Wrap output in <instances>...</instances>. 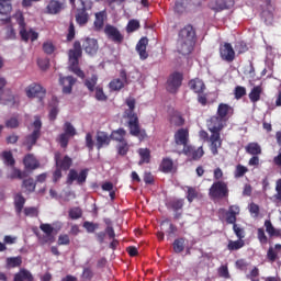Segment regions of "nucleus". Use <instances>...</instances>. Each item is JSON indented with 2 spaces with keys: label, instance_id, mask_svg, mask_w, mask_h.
<instances>
[{
  "label": "nucleus",
  "instance_id": "18",
  "mask_svg": "<svg viewBox=\"0 0 281 281\" xmlns=\"http://www.w3.org/2000/svg\"><path fill=\"white\" fill-rule=\"evenodd\" d=\"M82 49L90 56L95 55L99 50L98 40L90 37L85 38L82 42Z\"/></svg>",
  "mask_w": 281,
  "mask_h": 281
},
{
  "label": "nucleus",
  "instance_id": "34",
  "mask_svg": "<svg viewBox=\"0 0 281 281\" xmlns=\"http://www.w3.org/2000/svg\"><path fill=\"white\" fill-rule=\"evenodd\" d=\"M138 155L140 157L138 165L142 166L144 164H149L151 159V153L150 149L148 148H139L138 149Z\"/></svg>",
  "mask_w": 281,
  "mask_h": 281
},
{
  "label": "nucleus",
  "instance_id": "22",
  "mask_svg": "<svg viewBox=\"0 0 281 281\" xmlns=\"http://www.w3.org/2000/svg\"><path fill=\"white\" fill-rule=\"evenodd\" d=\"M148 38L147 37H143L138 41V43L136 44V52L139 55V58L145 60L148 58V53H147V45H148Z\"/></svg>",
  "mask_w": 281,
  "mask_h": 281
},
{
  "label": "nucleus",
  "instance_id": "36",
  "mask_svg": "<svg viewBox=\"0 0 281 281\" xmlns=\"http://www.w3.org/2000/svg\"><path fill=\"white\" fill-rule=\"evenodd\" d=\"M262 92L263 89L261 86L254 87L248 94L249 100L254 103H257L258 101H260Z\"/></svg>",
  "mask_w": 281,
  "mask_h": 281
},
{
  "label": "nucleus",
  "instance_id": "39",
  "mask_svg": "<svg viewBox=\"0 0 281 281\" xmlns=\"http://www.w3.org/2000/svg\"><path fill=\"white\" fill-rule=\"evenodd\" d=\"M169 123L172 126L180 127V126L184 125L186 120L183 119V116L181 114L173 113L172 115H170Z\"/></svg>",
  "mask_w": 281,
  "mask_h": 281
},
{
  "label": "nucleus",
  "instance_id": "51",
  "mask_svg": "<svg viewBox=\"0 0 281 281\" xmlns=\"http://www.w3.org/2000/svg\"><path fill=\"white\" fill-rule=\"evenodd\" d=\"M117 155L126 156L130 151V144L127 140L121 142L116 145Z\"/></svg>",
  "mask_w": 281,
  "mask_h": 281
},
{
  "label": "nucleus",
  "instance_id": "28",
  "mask_svg": "<svg viewBox=\"0 0 281 281\" xmlns=\"http://www.w3.org/2000/svg\"><path fill=\"white\" fill-rule=\"evenodd\" d=\"M265 228L269 236V238H280L281 236V229L276 228L271 222V220L265 221Z\"/></svg>",
  "mask_w": 281,
  "mask_h": 281
},
{
  "label": "nucleus",
  "instance_id": "2",
  "mask_svg": "<svg viewBox=\"0 0 281 281\" xmlns=\"http://www.w3.org/2000/svg\"><path fill=\"white\" fill-rule=\"evenodd\" d=\"M196 31L193 25L189 24L178 33L177 50L181 55H190L196 44Z\"/></svg>",
  "mask_w": 281,
  "mask_h": 281
},
{
  "label": "nucleus",
  "instance_id": "43",
  "mask_svg": "<svg viewBox=\"0 0 281 281\" xmlns=\"http://www.w3.org/2000/svg\"><path fill=\"white\" fill-rule=\"evenodd\" d=\"M11 0H0V14L9 15L12 12Z\"/></svg>",
  "mask_w": 281,
  "mask_h": 281
},
{
  "label": "nucleus",
  "instance_id": "59",
  "mask_svg": "<svg viewBox=\"0 0 281 281\" xmlns=\"http://www.w3.org/2000/svg\"><path fill=\"white\" fill-rule=\"evenodd\" d=\"M249 171V169L247 167H245L241 164H238L235 168V172L234 176L236 178H243L247 172Z\"/></svg>",
  "mask_w": 281,
  "mask_h": 281
},
{
  "label": "nucleus",
  "instance_id": "23",
  "mask_svg": "<svg viewBox=\"0 0 281 281\" xmlns=\"http://www.w3.org/2000/svg\"><path fill=\"white\" fill-rule=\"evenodd\" d=\"M40 229L45 234L43 238L44 243H55L53 235L55 228L50 224H40Z\"/></svg>",
  "mask_w": 281,
  "mask_h": 281
},
{
  "label": "nucleus",
  "instance_id": "61",
  "mask_svg": "<svg viewBox=\"0 0 281 281\" xmlns=\"http://www.w3.org/2000/svg\"><path fill=\"white\" fill-rule=\"evenodd\" d=\"M247 94V89L246 87L243 86H236L234 89V98L239 100L243 97H245Z\"/></svg>",
  "mask_w": 281,
  "mask_h": 281
},
{
  "label": "nucleus",
  "instance_id": "35",
  "mask_svg": "<svg viewBox=\"0 0 281 281\" xmlns=\"http://www.w3.org/2000/svg\"><path fill=\"white\" fill-rule=\"evenodd\" d=\"M164 225H168L169 228L167 231V240H170L171 238H173V236L177 234L178 232V227L176 225H173L169 218L164 220L160 223V226L164 227Z\"/></svg>",
  "mask_w": 281,
  "mask_h": 281
},
{
  "label": "nucleus",
  "instance_id": "44",
  "mask_svg": "<svg viewBox=\"0 0 281 281\" xmlns=\"http://www.w3.org/2000/svg\"><path fill=\"white\" fill-rule=\"evenodd\" d=\"M173 160L170 158H162L161 164H160V169L165 173H169L173 169Z\"/></svg>",
  "mask_w": 281,
  "mask_h": 281
},
{
  "label": "nucleus",
  "instance_id": "12",
  "mask_svg": "<svg viewBox=\"0 0 281 281\" xmlns=\"http://www.w3.org/2000/svg\"><path fill=\"white\" fill-rule=\"evenodd\" d=\"M89 169H83L79 173L76 169H71L67 176V183L72 184L76 180L78 184H82L87 181Z\"/></svg>",
  "mask_w": 281,
  "mask_h": 281
},
{
  "label": "nucleus",
  "instance_id": "20",
  "mask_svg": "<svg viewBox=\"0 0 281 281\" xmlns=\"http://www.w3.org/2000/svg\"><path fill=\"white\" fill-rule=\"evenodd\" d=\"M77 82V79L72 76L59 78V83L63 86V93L70 94L72 92V87Z\"/></svg>",
  "mask_w": 281,
  "mask_h": 281
},
{
  "label": "nucleus",
  "instance_id": "64",
  "mask_svg": "<svg viewBox=\"0 0 281 281\" xmlns=\"http://www.w3.org/2000/svg\"><path fill=\"white\" fill-rule=\"evenodd\" d=\"M273 199L281 203V178L276 181V194H273Z\"/></svg>",
  "mask_w": 281,
  "mask_h": 281
},
{
  "label": "nucleus",
  "instance_id": "49",
  "mask_svg": "<svg viewBox=\"0 0 281 281\" xmlns=\"http://www.w3.org/2000/svg\"><path fill=\"white\" fill-rule=\"evenodd\" d=\"M98 76L97 75H92L90 78L85 80V86L87 87V89L90 92H93L95 90V86L98 83Z\"/></svg>",
  "mask_w": 281,
  "mask_h": 281
},
{
  "label": "nucleus",
  "instance_id": "26",
  "mask_svg": "<svg viewBox=\"0 0 281 281\" xmlns=\"http://www.w3.org/2000/svg\"><path fill=\"white\" fill-rule=\"evenodd\" d=\"M13 281H34V276L25 268H21L13 277Z\"/></svg>",
  "mask_w": 281,
  "mask_h": 281
},
{
  "label": "nucleus",
  "instance_id": "46",
  "mask_svg": "<svg viewBox=\"0 0 281 281\" xmlns=\"http://www.w3.org/2000/svg\"><path fill=\"white\" fill-rule=\"evenodd\" d=\"M4 40L5 41H15L16 40V31L13 25H7L4 27Z\"/></svg>",
  "mask_w": 281,
  "mask_h": 281
},
{
  "label": "nucleus",
  "instance_id": "42",
  "mask_svg": "<svg viewBox=\"0 0 281 281\" xmlns=\"http://www.w3.org/2000/svg\"><path fill=\"white\" fill-rule=\"evenodd\" d=\"M235 5L234 0H217L216 1V11H223L225 9H231Z\"/></svg>",
  "mask_w": 281,
  "mask_h": 281
},
{
  "label": "nucleus",
  "instance_id": "38",
  "mask_svg": "<svg viewBox=\"0 0 281 281\" xmlns=\"http://www.w3.org/2000/svg\"><path fill=\"white\" fill-rule=\"evenodd\" d=\"M245 245L246 241L244 239L228 240L227 249L228 251H239V249H243Z\"/></svg>",
  "mask_w": 281,
  "mask_h": 281
},
{
  "label": "nucleus",
  "instance_id": "47",
  "mask_svg": "<svg viewBox=\"0 0 281 281\" xmlns=\"http://www.w3.org/2000/svg\"><path fill=\"white\" fill-rule=\"evenodd\" d=\"M7 262V267H9L10 269H15V267H20L22 265V257L18 256V257H9L5 260Z\"/></svg>",
  "mask_w": 281,
  "mask_h": 281
},
{
  "label": "nucleus",
  "instance_id": "11",
  "mask_svg": "<svg viewBox=\"0 0 281 281\" xmlns=\"http://www.w3.org/2000/svg\"><path fill=\"white\" fill-rule=\"evenodd\" d=\"M220 57L224 61L233 63L236 58V52L232 44L224 43L220 45Z\"/></svg>",
  "mask_w": 281,
  "mask_h": 281
},
{
  "label": "nucleus",
  "instance_id": "53",
  "mask_svg": "<svg viewBox=\"0 0 281 281\" xmlns=\"http://www.w3.org/2000/svg\"><path fill=\"white\" fill-rule=\"evenodd\" d=\"M233 232L238 240H244L246 238V231L238 224L233 225Z\"/></svg>",
  "mask_w": 281,
  "mask_h": 281
},
{
  "label": "nucleus",
  "instance_id": "50",
  "mask_svg": "<svg viewBox=\"0 0 281 281\" xmlns=\"http://www.w3.org/2000/svg\"><path fill=\"white\" fill-rule=\"evenodd\" d=\"M140 29V22L138 20H130L127 22V25L125 27L126 33H133L135 31H138Z\"/></svg>",
  "mask_w": 281,
  "mask_h": 281
},
{
  "label": "nucleus",
  "instance_id": "5",
  "mask_svg": "<svg viewBox=\"0 0 281 281\" xmlns=\"http://www.w3.org/2000/svg\"><path fill=\"white\" fill-rule=\"evenodd\" d=\"M72 49L68 52L69 69L80 78H85V72L79 68V58L82 56V45L79 41H75Z\"/></svg>",
  "mask_w": 281,
  "mask_h": 281
},
{
  "label": "nucleus",
  "instance_id": "55",
  "mask_svg": "<svg viewBox=\"0 0 281 281\" xmlns=\"http://www.w3.org/2000/svg\"><path fill=\"white\" fill-rule=\"evenodd\" d=\"M200 193L196 188L187 187V200L192 203L196 198H199Z\"/></svg>",
  "mask_w": 281,
  "mask_h": 281
},
{
  "label": "nucleus",
  "instance_id": "54",
  "mask_svg": "<svg viewBox=\"0 0 281 281\" xmlns=\"http://www.w3.org/2000/svg\"><path fill=\"white\" fill-rule=\"evenodd\" d=\"M125 87L124 81H122L121 79H113L110 81L109 83V88L112 91H120Z\"/></svg>",
  "mask_w": 281,
  "mask_h": 281
},
{
  "label": "nucleus",
  "instance_id": "57",
  "mask_svg": "<svg viewBox=\"0 0 281 281\" xmlns=\"http://www.w3.org/2000/svg\"><path fill=\"white\" fill-rule=\"evenodd\" d=\"M24 216H30L31 218H35L38 216L40 211L35 206H27L23 209Z\"/></svg>",
  "mask_w": 281,
  "mask_h": 281
},
{
  "label": "nucleus",
  "instance_id": "6",
  "mask_svg": "<svg viewBox=\"0 0 281 281\" xmlns=\"http://www.w3.org/2000/svg\"><path fill=\"white\" fill-rule=\"evenodd\" d=\"M13 18L15 19L16 24L19 25V35L21 41L27 43L30 40L31 42H35L38 40V33L30 29L27 31L25 19L22 12H16Z\"/></svg>",
  "mask_w": 281,
  "mask_h": 281
},
{
  "label": "nucleus",
  "instance_id": "1",
  "mask_svg": "<svg viewBox=\"0 0 281 281\" xmlns=\"http://www.w3.org/2000/svg\"><path fill=\"white\" fill-rule=\"evenodd\" d=\"M125 104L128 109L124 111V119H127V127L132 136L138 137L139 139L147 138L146 130H140V123L138 114L135 113L136 109V99L128 97L125 99Z\"/></svg>",
  "mask_w": 281,
  "mask_h": 281
},
{
  "label": "nucleus",
  "instance_id": "52",
  "mask_svg": "<svg viewBox=\"0 0 281 281\" xmlns=\"http://www.w3.org/2000/svg\"><path fill=\"white\" fill-rule=\"evenodd\" d=\"M105 227V234L108 238H116V233L114 231V227L112 226V221L110 218H104Z\"/></svg>",
  "mask_w": 281,
  "mask_h": 281
},
{
  "label": "nucleus",
  "instance_id": "3",
  "mask_svg": "<svg viewBox=\"0 0 281 281\" xmlns=\"http://www.w3.org/2000/svg\"><path fill=\"white\" fill-rule=\"evenodd\" d=\"M226 123L227 121H225L217 114L211 116L209 121V124H207L209 131L212 133V135L210 136V142H211L210 149L214 156L218 155V148L222 147L223 145L221 132L224 128Z\"/></svg>",
  "mask_w": 281,
  "mask_h": 281
},
{
  "label": "nucleus",
  "instance_id": "29",
  "mask_svg": "<svg viewBox=\"0 0 281 281\" xmlns=\"http://www.w3.org/2000/svg\"><path fill=\"white\" fill-rule=\"evenodd\" d=\"M64 4L56 0H50L45 10L47 14H58L61 12Z\"/></svg>",
  "mask_w": 281,
  "mask_h": 281
},
{
  "label": "nucleus",
  "instance_id": "16",
  "mask_svg": "<svg viewBox=\"0 0 281 281\" xmlns=\"http://www.w3.org/2000/svg\"><path fill=\"white\" fill-rule=\"evenodd\" d=\"M104 34L114 43H122L124 41V36L121 34L119 29L113 25H105Z\"/></svg>",
  "mask_w": 281,
  "mask_h": 281
},
{
  "label": "nucleus",
  "instance_id": "4",
  "mask_svg": "<svg viewBox=\"0 0 281 281\" xmlns=\"http://www.w3.org/2000/svg\"><path fill=\"white\" fill-rule=\"evenodd\" d=\"M93 8L92 0H77L75 21L79 26H86L90 20L89 11Z\"/></svg>",
  "mask_w": 281,
  "mask_h": 281
},
{
  "label": "nucleus",
  "instance_id": "17",
  "mask_svg": "<svg viewBox=\"0 0 281 281\" xmlns=\"http://www.w3.org/2000/svg\"><path fill=\"white\" fill-rule=\"evenodd\" d=\"M240 214V206L239 205H231L228 210L225 212V222L227 225H236L237 224V216Z\"/></svg>",
  "mask_w": 281,
  "mask_h": 281
},
{
  "label": "nucleus",
  "instance_id": "15",
  "mask_svg": "<svg viewBox=\"0 0 281 281\" xmlns=\"http://www.w3.org/2000/svg\"><path fill=\"white\" fill-rule=\"evenodd\" d=\"M235 109L227 103H220L217 105L216 115L222 117L225 122H228L229 119L234 115Z\"/></svg>",
  "mask_w": 281,
  "mask_h": 281
},
{
  "label": "nucleus",
  "instance_id": "48",
  "mask_svg": "<svg viewBox=\"0 0 281 281\" xmlns=\"http://www.w3.org/2000/svg\"><path fill=\"white\" fill-rule=\"evenodd\" d=\"M22 188L27 192H34L36 189V182L33 178H27L22 181Z\"/></svg>",
  "mask_w": 281,
  "mask_h": 281
},
{
  "label": "nucleus",
  "instance_id": "7",
  "mask_svg": "<svg viewBox=\"0 0 281 281\" xmlns=\"http://www.w3.org/2000/svg\"><path fill=\"white\" fill-rule=\"evenodd\" d=\"M33 126V132L24 137L23 145L26 146V150L31 151L33 146L37 144V140L42 136V127L43 123L41 120V116L35 115L34 116V122L32 123Z\"/></svg>",
  "mask_w": 281,
  "mask_h": 281
},
{
  "label": "nucleus",
  "instance_id": "60",
  "mask_svg": "<svg viewBox=\"0 0 281 281\" xmlns=\"http://www.w3.org/2000/svg\"><path fill=\"white\" fill-rule=\"evenodd\" d=\"M278 258L279 251L276 250L273 247H269L267 251V259L269 260V262H277Z\"/></svg>",
  "mask_w": 281,
  "mask_h": 281
},
{
  "label": "nucleus",
  "instance_id": "31",
  "mask_svg": "<svg viewBox=\"0 0 281 281\" xmlns=\"http://www.w3.org/2000/svg\"><path fill=\"white\" fill-rule=\"evenodd\" d=\"M189 88L195 93H203L206 87L203 80L195 78L189 81Z\"/></svg>",
  "mask_w": 281,
  "mask_h": 281
},
{
  "label": "nucleus",
  "instance_id": "19",
  "mask_svg": "<svg viewBox=\"0 0 281 281\" xmlns=\"http://www.w3.org/2000/svg\"><path fill=\"white\" fill-rule=\"evenodd\" d=\"M196 0H176V3H175V12L179 13V14H182L184 12H187V10L189 9V7L191 4L193 5H201L202 2L201 1H198L195 3Z\"/></svg>",
  "mask_w": 281,
  "mask_h": 281
},
{
  "label": "nucleus",
  "instance_id": "32",
  "mask_svg": "<svg viewBox=\"0 0 281 281\" xmlns=\"http://www.w3.org/2000/svg\"><path fill=\"white\" fill-rule=\"evenodd\" d=\"M246 153L252 156H259L262 154V147L259 143L251 142L245 147Z\"/></svg>",
  "mask_w": 281,
  "mask_h": 281
},
{
  "label": "nucleus",
  "instance_id": "24",
  "mask_svg": "<svg viewBox=\"0 0 281 281\" xmlns=\"http://www.w3.org/2000/svg\"><path fill=\"white\" fill-rule=\"evenodd\" d=\"M26 203V199L22 193H16L13 199V205L15 210V214L20 216L24 210V205Z\"/></svg>",
  "mask_w": 281,
  "mask_h": 281
},
{
  "label": "nucleus",
  "instance_id": "10",
  "mask_svg": "<svg viewBox=\"0 0 281 281\" xmlns=\"http://www.w3.org/2000/svg\"><path fill=\"white\" fill-rule=\"evenodd\" d=\"M182 82L183 74L176 71L168 77L166 89L170 93H177L182 86Z\"/></svg>",
  "mask_w": 281,
  "mask_h": 281
},
{
  "label": "nucleus",
  "instance_id": "27",
  "mask_svg": "<svg viewBox=\"0 0 281 281\" xmlns=\"http://www.w3.org/2000/svg\"><path fill=\"white\" fill-rule=\"evenodd\" d=\"M189 140V131L186 128H180L175 134V142L177 145H183L186 146Z\"/></svg>",
  "mask_w": 281,
  "mask_h": 281
},
{
  "label": "nucleus",
  "instance_id": "21",
  "mask_svg": "<svg viewBox=\"0 0 281 281\" xmlns=\"http://www.w3.org/2000/svg\"><path fill=\"white\" fill-rule=\"evenodd\" d=\"M111 143V136H109L105 132H97L95 135V147L98 150L103 148L104 146H109Z\"/></svg>",
  "mask_w": 281,
  "mask_h": 281
},
{
  "label": "nucleus",
  "instance_id": "63",
  "mask_svg": "<svg viewBox=\"0 0 281 281\" xmlns=\"http://www.w3.org/2000/svg\"><path fill=\"white\" fill-rule=\"evenodd\" d=\"M42 49L46 55H52L55 52L56 47L53 42H45L42 45Z\"/></svg>",
  "mask_w": 281,
  "mask_h": 281
},
{
  "label": "nucleus",
  "instance_id": "40",
  "mask_svg": "<svg viewBox=\"0 0 281 281\" xmlns=\"http://www.w3.org/2000/svg\"><path fill=\"white\" fill-rule=\"evenodd\" d=\"M93 26L95 31H101L104 27V12L95 13Z\"/></svg>",
  "mask_w": 281,
  "mask_h": 281
},
{
  "label": "nucleus",
  "instance_id": "56",
  "mask_svg": "<svg viewBox=\"0 0 281 281\" xmlns=\"http://www.w3.org/2000/svg\"><path fill=\"white\" fill-rule=\"evenodd\" d=\"M257 238L260 245H267L269 243V237L266 234L265 228L257 229Z\"/></svg>",
  "mask_w": 281,
  "mask_h": 281
},
{
  "label": "nucleus",
  "instance_id": "33",
  "mask_svg": "<svg viewBox=\"0 0 281 281\" xmlns=\"http://www.w3.org/2000/svg\"><path fill=\"white\" fill-rule=\"evenodd\" d=\"M126 134H127L126 130L121 127L119 130L112 131L110 134V138L115 142L123 143V142H126V138H125Z\"/></svg>",
  "mask_w": 281,
  "mask_h": 281
},
{
  "label": "nucleus",
  "instance_id": "14",
  "mask_svg": "<svg viewBox=\"0 0 281 281\" xmlns=\"http://www.w3.org/2000/svg\"><path fill=\"white\" fill-rule=\"evenodd\" d=\"M27 98H43L46 94V89L38 83H31L25 88Z\"/></svg>",
  "mask_w": 281,
  "mask_h": 281
},
{
  "label": "nucleus",
  "instance_id": "30",
  "mask_svg": "<svg viewBox=\"0 0 281 281\" xmlns=\"http://www.w3.org/2000/svg\"><path fill=\"white\" fill-rule=\"evenodd\" d=\"M186 154L191 157L193 160H199L204 156V149L203 147H192V146H188L186 149Z\"/></svg>",
  "mask_w": 281,
  "mask_h": 281
},
{
  "label": "nucleus",
  "instance_id": "25",
  "mask_svg": "<svg viewBox=\"0 0 281 281\" xmlns=\"http://www.w3.org/2000/svg\"><path fill=\"white\" fill-rule=\"evenodd\" d=\"M23 165L25 169H29V170H35L41 166L40 161L36 159V157L33 154H27L24 156Z\"/></svg>",
  "mask_w": 281,
  "mask_h": 281
},
{
  "label": "nucleus",
  "instance_id": "62",
  "mask_svg": "<svg viewBox=\"0 0 281 281\" xmlns=\"http://www.w3.org/2000/svg\"><path fill=\"white\" fill-rule=\"evenodd\" d=\"M82 280L92 281L94 278V272L91 268H83L81 273Z\"/></svg>",
  "mask_w": 281,
  "mask_h": 281
},
{
  "label": "nucleus",
  "instance_id": "13",
  "mask_svg": "<svg viewBox=\"0 0 281 281\" xmlns=\"http://www.w3.org/2000/svg\"><path fill=\"white\" fill-rule=\"evenodd\" d=\"M54 160H55V166L64 171L69 170L74 162L72 158H70L68 155H66L61 158L60 153L54 154Z\"/></svg>",
  "mask_w": 281,
  "mask_h": 281
},
{
  "label": "nucleus",
  "instance_id": "37",
  "mask_svg": "<svg viewBox=\"0 0 281 281\" xmlns=\"http://www.w3.org/2000/svg\"><path fill=\"white\" fill-rule=\"evenodd\" d=\"M167 207L173 212H179V210H183L184 207V199H173L168 202Z\"/></svg>",
  "mask_w": 281,
  "mask_h": 281
},
{
  "label": "nucleus",
  "instance_id": "45",
  "mask_svg": "<svg viewBox=\"0 0 281 281\" xmlns=\"http://www.w3.org/2000/svg\"><path fill=\"white\" fill-rule=\"evenodd\" d=\"M1 157H2V160H3L4 165H7V166H14L15 165V159L13 157L12 151H8V150L2 151Z\"/></svg>",
  "mask_w": 281,
  "mask_h": 281
},
{
  "label": "nucleus",
  "instance_id": "8",
  "mask_svg": "<svg viewBox=\"0 0 281 281\" xmlns=\"http://www.w3.org/2000/svg\"><path fill=\"white\" fill-rule=\"evenodd\" d=\"M209 196L212 200H223L229 196L228 183L225 181H215L209 189Z\"/></svg>",
  "mask_w": 281,
  "mask_h": 281
},
{
  "label": "nucleus",
  "instance_id": "41",
  "mask_svg": "<svg viewBox=\"0 0 281 281\" xmlns=\"http://www.w3.org/2000/svg\"><path fill=\"white\" fill-rule=\"evenodd\" d=\"M175 254H182L186 249V239L183 237L177 238L172 244Z\"/></svg>",
  "mask_w": 281,
  "mask_h": 281
},
{
  "label": "nucleus",
  "instance_id": "58",
  "mask_svg": "<svg viewBox=\"0 0 281 281\" xmlns=\"http://www.w3.org/2000/svg\"><path fill=\"white\" fill-rule=\"evenodd\" d=\"M26 177L25 171H21L20 169L13 168L10 175H8L9 179H23Z\"/></svg>",
  "mask_w": 281,
  "mask_h": 281
},
{
  "label": "nucleus",
  "instance_id": "9",
  "mask_svg": "<svg viewBox=\"0 0 281 281\" xmlns=\"http://www.w3.org/2000/svg\"><path fill=\"white\" fill-rule=\"evenodd\" d=\"M63 131L64 133L59 134L56 140L61 148H67L70 138L77 135V130L70 122H65Z\"/></svg>",
  "mask_w": 281,
  "mask_h": 281
}]
</instances>
